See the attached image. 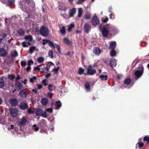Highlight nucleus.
<instances>
[{
    "mask_svg": "<svg viewBox=\"0 0 149 149\" xmlns=\"http://www.w3.org/2000/svg\"><path fill=\"white\" fill-rule=\"evenodd\" d=\"M85 88L87 91H89L91 90L90 84L89 82H86L85 84Z\"/></svg>",
    "mask_w": 149,
    "mask_h": 149,
    "instance_id": "nucleus-19",
    "label": "nucleus"
},
{
    "mask_svg": "<svg viewBox=\"0 0 149 149\" xmlns=\"http://www.w3.org/2000/svg\"><path fill=\"white\" fill-rule=\"evenodd\" d=\"M24 1L23 3H20L22 10L24 11L23 17L17 15L13 16L12 18L16 19L17 18H25V19L30 17L31 18V16L27 12L29 10H32L33 8L35 6V2L32 0H22Z\"/></svg>",
    "mask_w": 149,
    "mask_h": 149,
    "instance_id": "nucleus-1",
    "label": "nucleus"
},
{
    "mask_svg": "<svg viewBox=\"0 0 149 149\" xmlns=\"http://www.w3.org/2000/svg\"><path fill=\"white\" fill-rule=\"evenodd\" d=\"M27 81V79H25L24 80V81H23V80H22L21 81V82L22 83H24V85H25L26 84V82Z\"/></svg>",
    "mask_w": 149,
    "mask_h": 149,
    "instance_id": "nucleus-59",
    "label": "nucleus"
},
{
    "mask_svg": "<svg viewBox=\"0 0 149 149\" xmlns=\"http://www.w3.org/2000/svg\"><path fill=\"white\" fill-rule=\"evenodd\" d=\"M20 79V77L19 75H18L16 78V81H17Z\"/></svg>",
    "mask_w": 149,
    "mask_h": 149,
    "instance_id": "nucleus-64",
    "label": "nucleus"
},
{
    "mask_svg": "<svg viewBox=\"0 0 149 149\" xmlns=\"http://www.w3.org/2000/svg\"><path fill=\"white\" fill-rule=\"evenodd\" d=\"M74 25L72 23L69 25L68 29V32H70L71 31L72 29L74 27Z\"/></svg>",
    "mask_w": 149,
    "mask_h": 149,
    "instance_id": "nucleus-27",
    "label": "nucleus"
},
{
    "mask_svg": "<svg viewBox=\"0 0 149 149\" xmlns=\"http://www.w3.org/2000/svg\"><path fill=\"white\" fill-rule=\"evenodd\" d=\"M60 33L62 35L65 34L66 31L65 26H63L61 29H60Z\"/></svg>",
    "mask_w": 149,
    "mask_h": 149,
    "instance_id": "nucleus-28",
    "label": "nucleus"
},
{
    "mask_svg": "<svg viewBox=\"0 0 149 149\" xmlns=\"http://www.w3.org/2000/svg\"><path fill=\"white\" fill-rule=\"evenodd\" d=\"M84 69L80 68H79V74H82L83 73H84Z\"/></svg>",
    "mask_w": 149,
    "mask_h": 149,
    "instance_id": "nucleus-45",
    "label": "nucleus"
},
{
    "mask_svg": "<svg viewBox=\"0 0 149 149\" xmlns=\"http://www.w3.org/2000/svg\"><path fill=\"white\" fill-rule=\"evenodd\" d=\"M24 39L26 40H28L29 41H31L32 40V36L29 35L25 36L24 37Z\"/></svg>",
    "mask_w": 149,
    "mask_h": 149,
    "instance_id": "nucleus-38",
    "label": "nucleus"
},
{
    "mask_svg": "<svg viewBox=\"0 0 149 149\" xmlns=\"http://www.w3.org/2000/svg\"><path fill=\"white\" fill-rule=\"evenodd\" d=\"M141 70H136L134 72V74L136 78V80L140 77L143 74L144 71L143 66L141 65L140 66Z\"/></svg>",
    "mask_w": 149,
    "mask_h": 149,
    "instance_id": "nucleus-4",
    "label": "nucleus"
},
{
    "mask_svg": "<svg viewBox=\"0 0 149 149\" xmlns=\"http://www.w3.org/2000/svg\"><path fill=\"white\" fill-rule=\"evenodd\" d=\"M131 80L130 78H128L126 79L124 81V83L125 84L127 85H130L131 82Z\"/></svg>",
    "mask_w": 149,
    "mask_h": 149,
    "instance_id": "nucleus-26",
    "label": "nucleus"
},
{
    "mask_svg": "<svg viewBox=\"0 0 149 149\" xmlns=\"http://www.w3.org/2000/svg\"><path fill=\"white\" fill-rule=\"evenodd\" d=\"M27 90L26 89H22L19 92V96L22 98H25L27 96Z\"/></svg>",
    "mask_w": 149,
    "mask_h": 149,
    "instance_id": "nucleus-8",
    "label": "nucleus"
},
{
    "mask_svg": "<svg viewBox=\"0 0 149 149\" xmlns=\"http://www.w3.org/2000/svg\"><path fill=\"white\" fill-rule=\"evenodd\" d=\"M82 9L81 8H80L78 9V16L79 18H80L82 16Z\"/></svg>",
    "mask_w": 149,
    "mask_h": 149,
    "instance_id": "nucleus-33",
    "label": "nucleus"
},
{
    "mask_svg": "<svg viewBox=\"0 0 149 149\" xmlns=\"http://www.w3.org/2000/svg\"><path fill=\"white\" fill-rule=\"evenodd\" d=\"M21 64L22 66H24L26 65V62L22 61L21 62Z\"/></svg>",
    "mask_w": 149,
    "mask_h": 149,
    "instance_id": "nucleus-51",
    "label": "nucleus"
},
{
    "mask_svg": "<svg viewBox=\"0 0 149 149\" xmlns=\"http://www.w3.org/2000/svg\"><path fill=\"white\" fill-rule=\"evenodd\" d=\"M27 120L26 118L23 117L21 119V120L18 122V125L19 126L21 127L25 124Z\"/></svg>",
    "mask_w": 149,
    "mask_h": 149,
    "instance_id": "nucleus-13",
    "label": "nucleus"
},
{
    "mask_svg": "<svg viewBox=\"0 0 149 149\" xmlns=\"http://www.w3.org/2000/svg\"><path fill=\"white\" fill-rule=\"evenodd\" d=\"M9 111L11 115L13 118L16 117L18 113V110L16 108L10 107L9 108Z\"/></svg>",
    "mask_w": 149,
    "mask_h": 149,
    "instance_id": "nucleus-5",
    "label": "nucleus"
},
{
    "mask_svg": "<svg viewBox=\"0 0 149 149\" xmlns=\"http://www.w3.org/2000/svg\"><path fill=\"white\" fill-rule=\"evenodd\" d=\"M110 65L112 67H113L116 66V59L114 58H111L109 61Z\"/></svg>",
    "mask_w": 149,
    "mask_h": 149,
    "instance_id": "nucleus-14",
    "label": "nucleus"
},
{
    "mask_svg": "<svg viewBox=\"0 0 149 149\" xmlns=\"http://www.w3.org/2000/svg\"><path fill=\"white\" fill-rule=\"evenodd\" d=\"M7 55V52L6 49L3 48H0V55L4 57Z\"/></svg>",
    "mask_w": 149,
    "mask_h": 149,
    "instance_id": "nucleus-11",
    "label": "nucleus"
},
{
    "mask_svg": "<svg viewBox=\"0 0 149 149\" xmlns=\"http://www.w3.org/2000/svg\"><path fill=\"white\" fill-rule=\"evenodd\" d=\"M19 107L20 109L25 110L27 108L28 105L26 103L22 102L20 103Z\"/></svg>",
    "mask_w": 149,
    "mask_h": 149,
    "instance_id": "nucleus-12",
    "label": "nucleus"
},
{
    "mask_svg": "<svg viewBox=\"0 0 149 149\" xmlns=\"http://www.w3.org/2000/svg\"><path fill=\"white\" fill-rule=\"evenodd\" d=\"M15 77V76L13 74H9L8 75V78L11 80L14 79Z\"/></svg>",
    "mask_w": 149,
    "mask_h": 149,
    "instance_id": "nucleus-47",
    "label": "nucleus"
},
{
    "mask_svg": "<svg viewBox=\"0 0 149 149\" xmlns=\"http://www.w3.org/2000/svg\"><path fill=\"white\" fill-rule=\"evenodd\" d=\"M42 83L45 86H46L47 85V80L46 79L43 80L42 81Z\"/></svg>",
    "mask_w": 149,
    "mask_h": 149,
    "instance_id": "nucleus-53",
    "label": "nucleus"
},
{
    "mask_svg": "<svg viewBox=\"0 0 149 149\" xmlns=\"http://www.w3.org/2000/svg\"><path fill=\"white\" fill-rule=\"evenodd\" d=\"M39 32L41 35L44 37H46L49 35V30L47 27L43 26L41 27Z\"/></svg>",
    "mask_w": 149,
    "mask_h": 149,
    "instance_id": "nucleus-2",
    "label": "nucleus"
},
{
    "mask_svg": "<svg viewBox=\"0 0 149 149\" xmlns=\"http://www.w3.org/2000/svg\"><path fill=\"white\" fill-rule=\"evenodd\" d=\"M46 111L49 112L50 113H52L53 112V109L51 108H48L46 109Z\"/></svg>",
    "mask_w": 149,
    "mask_h": 149,
    "instance_id": "nucleus-50",
    "label": "nucleus"
},
{
    "mask_svg": "<svg viewBox=\"0 0 149 149\" xmlns=\"http://www.w3.org/2000/svg\"><path fill=\"white\" fill-rule=\"evenodd\" d=\"M14 128V125H11L8 128V130H10L11 129H13Z\"/></svg>",
    "mask_w": 149,
    "mask_h": 149,
    "instance_id": "nucleus-56",
    "label": "nucleus"
},
{
    "mask_svg": "<svg viewBox=\"0 0 149 149\" xmlns=\"http://www.w3.org/2000/svg\"><path fill=\"white\" fill-rule=\"evenodd\" d=\"M52 93L51 92H48L47 93V96L49 97L50 98H52Z\"/></svg>",
    "mask_w": 149,
    "mask_h": 149,
    "instance_id": "nucleus-52",
    "label": "nucleus"
},
{
    "mask_svg": "<svg viewBox=\"0 0 149 149\" xmlns=\"http://www.w3.org/2000/svg\"><path fill=\"white\" fill-rule=\"evenodd\" d=\"M63 41L67 45H70L71 44V42L69 40L68 38H63Z\"/></svg>",
    "mask_w": 149,
    "mask_h": 149,
    "instance_id": "nucleus-25",
    "label": "nucleus"
},
{
    "mask_svg": "<svg viewBox=\"0 0 149 149\" xmlns=\"http://www.w3.org/2000/svg\"><path fill=\"white\" fill-rule=\"evenodd\" d=\"M84 32L88 33L91 30V27L88 24L86 23L84 25Z\"/></svg>",
    "mask_w": 149,
    "mask_h": 149,
    "instance_id": "nucleus-10",
    "label": "nucleus"
},
{
    "mask_svg": "<svg viewBox=\"0 0 149 149\" xmlns=\"http://www.w3.org/2000/svg\"><path fill=\"white\" fill-rule=\"evenodd\" d=\"M42 86L41 84H38V89H40L41 88H42Z\"/></svg>",
    "mask_w": 149,
    "mask_h": 149,
    "instance_id": "nucleus-63",
    "label": "nucleus"
},
{
    "mask_svg": "<svg viewBox=\"0 0 149 149\" xmlns=\"http://www.w3.org/2000/svg\"><path fill=\"white\" fill-rule=\"evenodd\" d=\"M1 1L3 3H6L8 1V3L10 4H12L14 2V0H1Z\"/></svg>",
    "mask_w": 149,
    "mask_h": 149,
    "instance_id": "nucleus-30",
    "label": "nucleus"
},
{
    "mask_svg": "<svg viewBox=\"0 0 149 149\" xmlns=\"http://www.w3.org/2000/svg\"><path fill=\"white\" fill-rule=\"evenodd\" d=\"M102 80L106 81L107 80L108 78V76L106 75H101L99 77Z\"/></svg>",
    "mask_w": 149,
    "mask_h": 149,
    "instance_id": "nucleus-31",
    "label": "nucleus"
},
{
    "mask_svg": "<svg viewBox=\"0 0 149 149\" xmlns=\"http://www.w3.org/2000/svg\"><path fill=\"white\" fill-rule=\"evenodd\" d=\"M54 63L51 62H49L46 65V69L48 71H49L50 67L52 65H54Z\"/></svg>",
    "mask_w": 149,
    "mask_h": 149,
    "instance_id": "nucleus-29",
    "label": "nucleus"
},
{
    "mask_svg": "<svg viewBox=\"0 0 149 149\" xmlns=\"http://www.w3.org/2000/svg\"><path fill=\"white\" fill-rule=\"evenodd\" d=\"M92 24L94 26L100 23L99 19H92Z\"/></svg>",
    "mask_w": 149,
    "mask_h": 149,
    "instance_id": "nucleus-21",
    "label": "nucleus"
},
{
    "mask_svg": "<svg viewBox=\"0 0 149 149\" xmlns=\"http://www.w3.org/2000/svg\"><path fill=\"white\" fill-rule=\"evenodd\" d=\"M110 56L111 57L115 56L116 55V53L114 50H111L110 52Z\"/></svg>",
    "mask_w": 149,
    "mask_h": 149,
    "instance_id": "nucleus-34",
    "label": "nucleus"
},
{
    "mask_svg": "<svg viewBox=\"0 0 149 149\" xmlns=\"http://www.w3.org/2000/svg\"><path fill=\"white\" fill-rule=\"evenodd\" d=\"M36 79L37 77H36L34 76L30 79V81L31 82L33 83L34 81L36 80Z\"/></svg>",
    "mask_w": 149,
    "mask_h": 149,
    "instance_id": "nucleus-41",
    "label": "nucleus"
},
{
    "mask_svg": "<svg viewBox=\"0 0 149 149\" xmlns=\"http://www.w3.org/2000/svg\"><path fill=\"white\" fill-rule=\"evenodd\" d=\"M55 48L56 47L58 52L60 53H61V48L60 46L58 44H56L55 45Z\"/></svg>",
    "mask_w": 149,
    "mask_h": 149,
    "instance_id": "nucleus-35",
    "label": "nucleus"
},
{
    "mask_svg": "<svg viewBox=\"0 0 149 149\" xmlns=\"http://www.w3.org/2000/svg\"><path fill=\"white\" fill-rule=\"evenodd\" d=\"M137 144L138 145V147L139 149H141L144 146L143 143L141 142H139L137 143Z\"/></svg>",
    "mask_w": 149,
    "mask_h": 149,
    "instance_id": "nucleus-39",
    "label": "nucleus"
},
{
    "mask_svg": "<svg viewBox=\"0 0 149 149\" xmlns=\"http://www.w3.org/2000/svg\"><path fill=\"white\" fill-rule=\"evenodd\" d=\"M31 69L30 65H28V66L26 68V70L27 71H29Z\"/></svg>",
    "mask_w": 149,
    "mask_h": 149,
    "instance_id": "nucleus-61",
    "label": "nucleus"
},
{
    "mask_svg": "<svg viewBox=\"0 0 149 149\" xmlns=\"http://www.w3.org/2000/svg\"><path fill=\"white\" fill-rule=\"evenodd\" d=\"M41 129L40 130V132L41 133L45 132H46V131L45 129V127H41Z\"/></svg>",
    "mask_w": 149,
    "mask_h": 149,
    "instance_id": "nucleus-57",
    "label": "nucleus"
},
{
    "mask_svg": "<svg viewBox=\"0 0 149 149\" xmlns=\"http://www.w3.org/2000/svg\"><path fill=\"white\" fill-rule=\"evenodd\" d=\"M36 48L35 47H32L30 48L29 50V52L30 54H32V53L35 50Z\"/></svg>",
    "mask_w": 149,
    "mask_h": 149,
    "instance_id": "nucleus-40",
    "label": "nucleus"
},
{
    "mask_svg": "<svg viewBox=\"0 0 149 149\" xmlns=\"http://www.w3.org/2000/svg\"><path fill=\"white\" fill-rule=\"evenodd\" d=\"M86 0H78L77 3L78 4H81L84 2Z\"/></svg>",
    "mask_w": 149,
    "mask_h": 149,
    "instance_id": "nucleus-54",
    "label": "nucleus"
},
{
    "mask_svg": "<svg viewBox=\"0 0 149 149\" xmlns=\"http://www.w3.org/2000/svg\"><path fill=\"white\" fill-rule=\"evenodd\" d=\"M110 28V26L109 24H107L103 28L102 32V36L104 37H106L108 36Z\"/></svg>",
    "mask_w": 149,
    "mask_h": 149,
    "instance_id": "nucleus-3",
    "label": "nucleus"
},
{
    "mask_svg": "<svg viewBox=\"0 0 149 149\" xmlns=\"http://www.w3.org/2000/svg\"><path fill=\"white\" fill-rule=\"evenodd\" d=\"M22 45L24 47H28V45H27V42H22Z\"/></svg>",
    "mask_w": 149,
    "mask_h": 149,
    "instance_id": "nucleus-49",
    "label": "nucleus"
},
{
    "mask_svg": "<svg viewBox=\"0 0 149 149\" xmlns=\"http://www.w3.org/2000/svg\"><path fill=\"white\" fill-rule=\"evenodd\" d=\"M44 60V58L42 57H40L38 58V63H41L43 62Z\"/></svg>",
    "mask_w": 149,
    "mask_h": 149,
    "instance_id": "nucleus-44",
    "label": "nucleus"
},
{
    "mask_svg": "<svg viewBox=\"0 0 149 149\" xmlns=\"http://www.w3.org/2000/svg\"><path fill=\"white\" fill-rule=\"evenodd\" d=\"M10 103L13 106H16L17 103V100L16 98H11L10 100Z\"/></svg>",
    "mask_w": 149,
    "mask_h": 149,
    "instance_id": "nucleus-15",
    "label": "nucleus"
},
{
    "mask_svg": "<svg viewBox=\"0 0 149 149\" xmlns=\"http://www.w3.org/2000/svg\"><path fill=\"white\" fill-rule=\"evenodd\" d=\"M51 75V74L50 73H48L45 75V77L47 78H48Z\"/></svg>",
    "mask_w": 149,
    "mask_h": 149,
    "instance_id": "nucleus-60",
    "label": "nucleus"
},
{
    "mask_svg": "<svg viewBox=\"0 0 149 149\" xmlns=\"http://www.w3.org/2000/svg\"><path fill=\"white\" fill-rule=\"evenodd\" d=\"M114 14L113 13H111L110 15V19H112L114 18Z\"/></svg>",
    "mask_w": 149,
    "mask_h": 149,
    "instance_id": "nucleus-62",
    "label": "nucleus"
},
{
    "mask_svg": "<svg viewBox=\"0 0 149 149\" xmlns=\"http://www.w3.org/2000/svg\"><path fill=\"white\" fill-rule=\"evenodd\" d=\"M143 141H146L147 143H149V137L148 136H146L143 138Z\"/></svg>",
    "mask_w": 149,
    "mask_h": 149,
    "instance_id": "nucleus-36",
    "label": "nucleus"
},
{
    "mask_svg": "<svg viewBox=\"0 0 149 149\" xmlns=\"http://www.w3.org/2000/svg\"><path fill=\"white\" fill-rule=\"evenodd\" d=\"M53 86V85L52 84H49L48 87V89L49 90V91H52V89L51 88Z\"/></svg>",
    "mask_w": 149,
    "mask_h": 149,
    "instance_id": "nucleus-55",
    "label": "nucleus"
},
{
    "mask_svg": "<svg viewBox=\"0 0 149 149\" xmlns=\"http://www.w3.org/2000/svg\"><path fill=\"white\" fill-rule=\"evenodd\" d=\"M48 54L49 56L52 58H53V53L52 50H50Z\"/></svg>",
    "mask_w": 149,
    "mask_h": 149,
    "instance_id": "nucleus-43",
    "label": "nucleus"
},
{
    "mask_svg": "<svg viewBox=\"0 0 149 149\" xmlns=\"http://www.w3.org/2000/svg\"><path fill=\"white\" fill-rule=\"evenodd\" d=\"M38 116H42L46 118L48 117L46 111H43L40 108H38Z\"/></svg>",
    "mask_w": 149,
    "mask_h": 149,
    "instance_id": "nucleus-6",
    "label": "nucleus"
},
{
    "mask_svg": "<svg viewBox=\"0 0 149 149\" xmlns=\"http://www.w3.org/2000/svg\"><path fill=\"white\" fill-rule=\"evenodd\" d=\"M96 72V70L95 69L88 70L87 71V74L89 75H93L95 74Z\"/></svg>",
    "mask_w": 149,
    "mask_h": 149,
    "instance_id": "nucleus-23",
    "label": "nucleus"
},
{
    "mask_svg": "<svg viewBox=\"0 0 149 149\" xmlns=\"http://www.w3.org/2000/svg\"><path fill=\"white\" fill-rule=\"evenodd\" d=\"M76 12V9L75 8H73L71 10L69 15L70 17H73Z\"/></svg>",
    "mask_w": 149,
    "mask_h": 149,
    "instance_id": "nucleus-22",
    "label": "nucleus"
},
{
    "mask_svg": "<svg viewBox=\"0 0 149 149\" xmlns=\"http://www.w3.org/2000/svg\"><path fill=\"white\" fill-rule=\"evenodd\" d=\"M55 106L56 107V109H58L61 106L62 104L60 101H56L55 104Z\"/></svg>",
    "mask_w": 149,
    "mask_h": 149,
    "instance_id": "nucleus-24",
    "label": "nucleus"
},
{
    "mask_svg": "<svg viewBox=\"0 0 149 149\" xmlns=\"http://www.w3.org/2000/svg\"><path fill=\"white\" fill-rule=\"evenodd\" d=\"M39 125L41 127H47V124L45 122V120L44 119L42 120L39 123Z\"/></svg>",
    "mask_w": 149,
    "mask_h": 149,
    "instance_id": "nucleus-17",
    "label": "nucleus"
},
{
    "mask_svg": "<svg viewBox=\"0 0 149 149\" xmlns=\"http://www.w3.org/2000/svg\"><path fill=\"white\" fill-rule=\"evenodd\" d=\"M33 61L32 60H30L28 61V65H30L31 64H33Z\"/></svg>",
    "mask_w": 149,
    "mask_h": 149,
    "instance_id": "nucleus-58",
    "label": "nucleus"
},
{
    "mask_svg": "<svg viewBox=\"0 0 149 149\" xmlns=\"http://www.w3.org/2000/svg\"><path fill=\"white\" fill-rule=\"evenodd\" d=\"M85 19H90L91 17V14L90 13H87L84 15Z\"/></svg>",
    "mask_w": 149,
    "mask_h": 149,
    "instance_id": "nucleus-46",
    "label": "nucleus"
},
{
    "mask_svg": "<svg viewBox=\"0 0 149 149\" xmlns=\"http://www.w3.org/2000/svg\"><path fill=\"white\" fill-rule=\"evenodd\" d=\"M116 42L115 41H113L110 43L109 48L111 49L112 50H114L116 47Z\"/></svg>",
    "mask_w": 149,
    "mask_h": 149,
    "instance_id": "nucleus-20",
    "label": "nucleus"
},
{
    "mask_svg": "<svg viewBox=\"0 0 149 149\" xmlns=\"http://www.w3.org/2000/svg\"><path fill=\"white\" fill-rule=\"evenodd\" d=\"M4 84V82L3 78L0 77V88H3Z\"/></svg>",
    "mask_w": 149,
    "mask_h": 149,
    "instance_id": "nucleus-32",
    "label": "nucleus"
},
{
    "mask_svg": "<svg viewBox=\"0 0 149 149\" xmlns=\"http://www.w3.org/2000/svg\"><path fill=\"white\" fill-rule=\"evenodd\" d=\"M101 51L98 47H95L93 49V52L95 55H99L101 53Z\"/></svg>",
    "mask_w": 149,
    "mask_h": 149,
    "instance_id": "nucleus-16",
    "label": "nucleus"
},
{
    "mask_svg": "<svg viewBox=\"0 0 149 149\" xmlns=\"http://www.w3.org/2000/svg\"><path fill=\"white\" fill-rule=\"evenodd\" d=\"M43 42L42 44L43 45H45L46 43H48L50 47H52L54 48H55V45L50 40L48 39H42Z\"/></svg>",
    "mask_w": 149,
    "mask_h": 149,
    "instance_id": "nucleus-7",
    "label": "nucleus"
},
{
    "mask_svg": "<svg viewBox=\"0 0 149 149\" xmlns=\"http://www.w3.org/2000/svg\"><path fill=\"white\" fill-rule=\"evenodd\" d=\"M15 91L17 90H20L23 88V86L22 84L19 82H16L15 84Z\"/></svg>",
    "mask_w": 149,
    "mask_h": 149,
    "instance_id": "nucleus-9",
    "label": "nucleus"
},
{
    "mask_svg": "<svg viewBox=\"0 0 149 149\" xmlns=\"http://www.w3.org/2000/svg\"><path fill=\"white\" fill-rule=\"evenodd\" d=\"M18 33L20 35H23L24 34V32L22 29H19L18 31Z\"/></svg>",
    "mask_w": 149,
    "mask_h": 149,
    "instance_id": "nucleus-42",
    "label": "nucleus"
},
{
    "mask_svg": "<svg viewBox=\"0 0 149 149\" xmlns=\"http://www.w3.org/2000/svg\"><path fill=\"white\" fill-rule=\"evenodd\" d=\"M49 102V100L47 98H42L41 100V102L43 106L46 105Z\"/></svg>",
    "mask_w": 149,
    "mask_h": 149,
    "instance_id": "nucleus-18",
    "label": "nucleus"
},
{
    "mask_svg": "<svg viewBox=\"0 0 149 149\" xmlns=\"http://www.w3.org/2000/svg\"><path fill=\"white\" fill-rule=\"evenodd\" d=\"M58 9L62 11H65L66 10L67 8L65 7H59Z\"/></svg>",
    "mask_w": 149,
    "mask_h": 149,
    "instance_id": "nucleus-48",
    "label": "nucleus"
},
{
    "mask_svg": "<svg viewBox=\"0 0 149 149\" xmlns=\"http://www.w3.org/2000/svg\"><path fill=\"white\" fill-rule=\"evenodd\" d=\"M11 55L13 57H17L18 56L17 52L16 50H15L14 52L11 53Z\"/></svg>",
    "mask_w": 149,
    "mask_h": 149,
    "instance_id": "nucleus-37",
    "label": "nucleus"
}]
</instances>
